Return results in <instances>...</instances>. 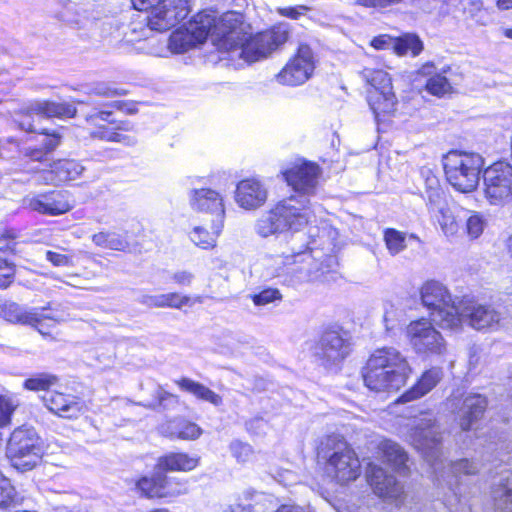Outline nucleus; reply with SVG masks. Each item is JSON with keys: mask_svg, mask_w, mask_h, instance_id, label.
I'll return each mask as SVG.
<instances>
[{"mask_svg": "<svg viewBox=\"0 0 512 512\" xmlns=\"http://www.w3.org/2000/svg\"><path fill=\"white\" fill-rule=\"evenodd\" d=\"M407 438L430 465L439 485L445 484L452 489L458 485L460 475H476L480 470L478 464L469 459L446 464L442 452V433L435 416L430 412L422 413L412 420Z\"/></svg>", "mask_w": 512, "mask_h": 512, "instance_id": "obj_1", "label": "nucleus"}, {"mask_svg": "<svg viewBox=\"0 0 512 512\" xmlns=\"http://www.w3.org/2000/svg\"><path fill=\"white\" fill-rule=\"evenodd\" d=\"M216 37L223 39L234 47L241 49L240 57L247 62H255L268 56L272 51L284 44L289 37V25L280 23L271 30L259 33L254 37L243 32L241 16L235 12H227L217 16Z\"/></svg>", "mask_w": 512, "mask_h": 512, "instance_id": "obj_2", "label": "nucleus"}, {"mask_svg": "<svg viewBox=\"0 0 512 512\" xmlns=\"http://www.w3.org/2000/svg\"><path fill=\"white\" fill-rule=\"evenodd\" d=\"M412 369L404 355L394 347L376 349L363 370L365 385L373 391H397L407 381Z\"/></svg>", "mask_w": 512, "mask_h": 512, "instance_id": "obj_3", "label": "nucleus"}, {"mask_svg": "<svg viewBox=\"0 0 512 512\" xmlns=\"http://www.w3.org/2000/svg\"><path fill=\"white\" fill-rule=\"evenodd\" d=\"M312 216L309 199L303 195H292L263 213L254 229L263 238L287 230L299 231L310 222Z\"/></svg>", "mask_w": 512, "mask_h": 512, "instance_id": "obj_4", "label": "nucleus"}, {"mask_svg": "<svg viewBox=\"0 0 512 512\" xmlns=\"http://www.w3.org/2000/svg\"><path fill=\"white\" fill-rule=\"evenodd\" d=\"M318 455L326 461V470L340 484L354 481L361 473L355 452L338 436H329L319 447Z\"/></svg>", "mask_w": 512, "mask_h": 512, "instance_id": "obj_5", "label": "nucleus"}, {"mask_svg": "<svg viewBox=\"0 0 512 512\" xmlns=\"http://www.w3.org/2000/svg\"><path fill=\"white\" fill-rule=\"evenodd\" d=\"M484 166V159L478 153L450 151L443 158L447 181L458 191L469 193L479 183V175Z\"/></svg>", "mask_w": 512, "mask_h": 512, "instance_id": "obj_6", "label": "nucleus"}, {"mask_svg": "<svg viewBox=\"0 0 512 512\" xmlns=\"http://www.w3.org/2000/svg\"><path fill=\"white\" fill-rule=\"evenodd\" d=\"M6 455L11 465L21 471H30L42 460V441L33 427L21 426L13 430L7 442Z\"/></svg>", "mask_w": 512, "mask_h": 512, "instance_id": "obj_7", "label": "nucleus"}, {"mask_svg": "<svg viewBox=\"0 0 512 512\" xmlns=\"http://www.w3.org/2000/svg\"><path fill=\"white\" fill-rule=\"evenodd\" d=\"M421 300L430 310L432 320L443 329H459L457 316L459 301L456 302L448 289L438 281L426 282L420 291Z\"/></svg>", "mask_w": 512, "mask_h": 512, "instance_id": "obj_8", "label": "nucleus"}, {"mask_svg": "<svg viewBox=\"0 0 512 512\" xmlns=\"http://www.w3.org/2000/svg\"><path fill=\"white\" fill-rule=\"evenodd\" d=\"M135 10L150 12L147 25L163 32L176 26L190 12V0H131Z\"/></svg>", "mask_w": 512, "mask_h": 512, "instance_id": "obj_9", "label": "nucleus"}, {"mask_svg": "<svg viewBox=\"0 0 512 512\" xmlns=\"http://www.w3.org/2000/svg\"><path fill=\"white\" fill-rule=\"evenodd\" d=\"M457 316L459 328L467 324L477 331L484 332L501 329L507 320V313L503 308L465 299L459 301Z\"/></svg>", "mask_w": 512, "mask_h": 512, "instance_id": "obj_10", "label": "nucleus"}, {"mask_svg": "<svg viewBox=\"0 0 512 512\" xmlns=\"http://www.w3.org/2000/svg\"><path fill=\"white\" fill-rule=\"evenodd\" d=\"M483 193L491 205H502L512 199V165L498 161L483 171Z\"/></svg>", "mask_w": 512, "mask_h": 512, "instance_id": "obj_11", "label": "nucleus"}, {"mask_svg": "<svg viewBox=\"0 0 512 512\" xmlns=\"http://www.w3.org/2000/svg\"><path fill=\"white\" fill-rule=\"evenodd\" d=\"M410 346L415 353L425 356L443 355L447 347L442 334L428 319L410 322L406 329Z\"/></svg>", "mask_w": 512, "mask_h": 512, "instance_id": "obj_12", "label": "nucleus"}, {"mask_svg": "<svg viewBox=\"0 0 512 512\" xmlns=\"http://www.w3.org/2000/svg\"><path fill=\"white\" fill-rule=\"evenodd\" d=\"M350 352L347 332L341 328H329L321 335L315 355L325 366L335 365L344 360Z\"/></svg>", "mask_w": 512, "mask_h": 512, "instance_id": "obj_13", "label": "nucleus"}, {"mask_svg": "<svg viewBox=\"0 0 512 512\" xmlns=\"http://www.w3.org/2000/svg\"><path fill=\"white\" fill-rule=\"evenodd\" d=\"M76 114V108L69 103L58 102H36L33 104L29 111L19 114L14 122L19 129L25 132H39L47 134L45 129L35 126V117H73Z\"/></svg>", "mask_w": 512, "mask_h": 512, "instance_id": "obj_14", "label": "nucleus"}, {"mask_svg": "<svg viewBox=\"0 0 512 512\" xmlns=\"http://www.w3.org/2000/svg\"><path fill=\"white\" fill-rule=\"evenodd\" d=\"M314 70L313 52L308 45H300L296 55L277 74L279 83L297 86L305 83Z\"/></svg>", "mask_w": 512, "mask_h": 512, "instance_id": "obj_15", "label": "nucleus"}, {"mask_svg": "<svg viewBox=\"0 0 512 512\" xmlns=\"http://www.w3.org/2000/svg\"><path fill=\"white\" fill-rule=\"evenodd\" d=\"M320 168L315 163L302 162L284 172V177L299 195L309 196L314 194L318 184Z\"/></svg>", "mask_w": 512, "mask_h": 512, "instance_id": "obj_16", "label": "nucleus"}, {"mask_svg": "<svg viewBox=\"0 0 512 512\" xmlns=\"http://www.w3.org/2000/svg\"><path fill=\"white\" fill-rule=\"evenodd\" d=\"M190 206L193 211L211 214L212 220L225 219V205L222 195L210 188L193 189L189 194Z\"/></svg>", "mask_w": 512, "mask_h": 512, "instance_id": "obj_17", "label": "nucleus"}, {"mask_svg": "<svg viewBox=\"0 0 512 512\" xmlns=\"http://www.w3.org/2000/svg\"><path fill=\"white\" fill-rule=\"evenodd\" d=\"M268 197L267 187L257 178L241 180L235 191V201L245 210H255L265 204Z\"/></svg>", "mask_w": 512, "mask_h": 512, "instance_id": "obj_18", "label": "nucleus"}, {"mask_svg": "<svg viewBox=\"0 0 512 512\" xmlns=\"http://www.w3.org/2000/svg\"><path fill=\"white\" fill-rule=\"evenodd\" d=\"M46 407L54 414L64 418H77L84 412V401L73 394L50 391L43 397Z\"/></svg>", "mask_w": 512, "mask_h": 512, "instance_id": "obj_19", "label": "nucleus"}, {"mask_svg": "<svg viewBox=\"0 0 512 512\" xmlns=\"http://www.w3.org/2000/svg\"><path fill=\"white\" fill-rule=\"evenodd\" d=\"M366 476L368 483L379 497L398 499L402 493V486L391 474H388L382 467L369 464Z\"/></svg>", "mask_w": 512, "mask_h": 512, "instance_id": "obj_20", "label": "nucleus"}, {"mask_svg": "<svg viewBox=\"0 0 512 512\" xmlns=\"http://www.w3.org/2000/svg\"><path fill=\"white\" fill-rule=\"evenodd\" d=\"M487 407L486 397L480 394H468L458 411L459 426L463 431H468L473 424L481 419Z\"/></svg>", "mask_w": 512, "mask_h": 512, "instance_id": "obj_21", "label": "nucleus"}, {"mask_svg": "<svg viewBox=\"0 0 512 512\" xmlns=\"http://www.w3.org/2000/svg\"><path fill=\"white\" fill-rule=\"evenodd\" d=\"M451 71L449 66L444 67L440 72L437 71L432 62H428L419 69L418 73L422 76L428 77L425 88L428 93L442 97L447 93L452 92V85L446 74Z\"/></svg>", "mask_w": 512, "mask_h": 512, "instance_id": "obj_22", "label": "nucleus"}, {"mask_svg": "<svg viewBox=\"0 0 512 512\" xmlns=\"http://www.w3.org/2000/svg\"><path fill=\"white\" fill-rule=\"evenodd\" d=\"M139 303L148 308H175L181 309L183 306L192 305L194 303H202V297L196 296L193 300L186 295H180L176 292L157 294V295H142L139 298Z\"/></svg>", "mask_w": 512, "mask_h": 512, "instance_id": "obj_23", "label": "nucleus"}, {"mask_svg": "<svg viewBox=\"0 0 512 512\" xmlns=\"http://www.w3.org/2000/svg\"><path fill=\"white\" fill-rule=\"evenodd\" d=\"M441 378L442 371L440 368L428 369L412 388L400 396L398 402L406 403L426 395L438 384Z\"/></svg>", "mask_w": 512, "mask_h": 512, "instance_id": "obj_24", "label": "nucleus"}, {"mask_svg": "<svg viewBox=\"0 0 512 512\" xmlns=\"http://www.w3.org/2000/svg\"><path fill=\"white\" fill-rule=\"evenodd\" d=\"M61 9L55 13V18L64 25L82 29L89 21L87 10L71 0H60Z\"/></svg>", "mask_w": 512, "mask_h": 512, "instance_id": "obj_25", "label": "nucleus"}, {"mask_svg": "<svg viewBox=\"0 0 512 512\" xmlns=\"http://www.w3.org/2000/svg\"><path fill=\"white\" fill-rule=\"evenodd\" d=\"M368 102L377 121L385 116L392 115L396 110L397 100L392 88L369 91Z\"/></svg>", "mask_w": 512, "mask_h": 512, "instance_id": "obj_26", "label": "nucleus"}, {"mask_svg": "<svg viewBox=\"0 0 512 512\" xmlns=\"http://www.w3.org/2000/svg\"><path fill=\"white\" fill-rule=\"evenodd\" d=\"M198 456H191L183 452H171L158 459L157 469L164 472L182 471L188 472L195 469L199 464Z\"/></svg>", "mask_w": 512, "mask_h": 512, "instance_id": "obj_27", "label": "nucleus"}, {"mask_svg": "<svg viewBox=\"0 0 512 512\" xmlns=\"http://www.w3.org/2000/svg\"><path fill=\"white\" fill-rule=\"evenodd\" d=\"M176 385L183 391L192 394L196 399L208 402L215 407L222 405V396L211 390L204 384L188 377L175 380Z\"/></svg>", "mask_w": 512, "mask_h": 512, "instance_id": "obj_28", "label": "nucleus"}, {"mask_svg": "<svg viewBox=\"0 0 512 512\" xmlns=\"http://www.w3.org/2000/svg\"><path fill=\"white\" fill-rule=\"evenodd\" d=\"M217 14L215 11H202L189 23L190 31L198 43H203L208 36H216Z\"/></svg>", "mask_w": 512, "mask_h": 512, "instance_id": "obj_29", "label": "nucleus"}, {"mask_svg": "<svg viewBox=\"0 0 512 512\" xmlns=\"http://www.w3.org/2000/svg\"><path fill=\"white\" fill-rule=\"evenodd\" d=\"M163 433L182 440H196L202 435L203 430L194 422L177 418L163 426Z\"/></svg>", "mask_w": 512, "mask_h": 512, "instance_id": "obj_30", "label": "nucleus"}, {"mask_svg": "<svg viewBox=\"0 0 512 512\" xmlns=\"http://www.w3.org/2000/svg\"><path fill=\"white\" fill-rule=\"evenodd\" d=\"M92 242L103 249L125 253L131 251V244L128 240L127 232L100 231L92 235Z\"/></svg>", "mask_w": 512, "mask_h": 512, "instance_id": "obj_31", "label": "nucleus"}, {"mask_svg": "<svg viewBox=\"0 0 512 512\" xmlns=\"http://www.w3.org/2000/svg\"><path fill=\"white\" fill-rule=\"evenodd\" d=\"M224 222L221 220H212L211 231L203 226H195L189 234L191 241L202 249L214 248L217 238L221 234Z\"/></svg>", "mask_w": 512, "mask_h": 512, "instance_id": "obj_32", "label": "nucleus"}, {"mask_svg": "<svg viewBox=\"0 0 512 512\" xmlns=\"http://www.w3.org/2000/svg\"><path fill=\"white\" fill-rule=\"evenodd\" d=\"M379 448L382 451L386 461L390 463L399 473H407L408 467L406 463L408 461V456L399 444L391 440H384L380 443Z\"/></svg>", "mask_w": 512, "mask_h": 512, "instance_id": "obj_33", "label": "nucleus"}, {"mask_svg": "<svg viewBox=\"0 0 512 512\" xmlns=\"http://www.w3.org/2000/svg\"><path fill=\"white\" fill-rule=\"evenodd\" d=\"M0 314L6 321L22 325L34 324L37 320L35 309L26 310L14 302L4 303L0 307Z\"/></svg>", "mask_w": 512, "mask_h": 512, "instance_id": "obj_34", "label": "nucleus"}, {"mask_svg": "<svg viewBox=\"0 0 512 512\" xmlns=\"http://www.w3.org/2000/svg\"><path fill=\"white\" fill-rule=\"evenodd\" d=\"M51 173L55 175L54 180L66 182L75 180L84 171V167L76 160H58L49 164Z\"/></svg>", "mask_w": 512, "mask_h": 512, "instance_id": "obj_35", "label": "nucleus"}, {"mask_svg": "<svg viewBox=\"0 0 512 512\" xmlns=\"http://www.w3.org/2000/svg\"><path fill=\"white\" fill-rule=\"evenodd\" d=\"M15 251V243H8L5 247H0V288L6 289L14 281L15 265L8 258V254Z\"/></svg>", "mask_w": 512, "mask_h": 512, "instance_id": "obj_36", "label": "nucleus"}, {"mask_svg": "<svg viewBox=\"0 0 512 512\" xmlns=\"http://www.w3.org/2000/svg\"><path fill=\"white\" fill-rule=\"evenodd\" d=\"M199 44L195 40L194 34L190 31V28H186L185 30L178 29L173 32L169 38L168 47L173 53H184L189 49L195 47Z\"/></svg>", "mask_w": 512, "mask_h": 512, "instance_id": "obj_37", "label": "nucleus"}, {"mask_svg": "<svg viewBox=\"0 0 512 512\" xmlns=\"http://www.w3.org/2000/svg\"><path fill=\"white\" fill-rule=\"evenodd\" d=\"M438 221L442 231L446 235H454L459 228V221L463 220V214L458 211L455 214L448 205L442 211H437L432 214Z\"/></svg>", "mask_w": 512, "mask_h": 512, "instance_id": "obj_38", "label": "nucleus"}, {"mask_svg": "<svg viewBox=\"0 0 512 512\" xmlns=\"http://www.w3.org/2000/svg\"><path fill=\"white\" fill-rule=\"evenodd\" d=\"M164 473L159 470L151 477H143L137 482V488L148 498H161Z\"/></svg>", "mask_w": 512, "mask_h": 512, "instance_id": "obj_39", "label": "nucleus"}, {"mask_svg": "<svg viewBox=\"0 0 512 512\" xmlns=\"http://www.w3.org/2000/svg\"><path fill=\"white\" fill-rule=\"evenodd\" d=\"M393 50L398 55H405L410 51L413 56H417L423 50V43L418 36L406 34L403 37L395 39Z\"/></svg>", "mask_w": 512, "mask_h": 512, "instance_id": "obj_40", "label": "nucleus"}, {"mask_svg": "<svg viewBox=\"0 0 512 512\" xmlns=\"http://www.w3.org/2000/svg\"><path fill=\"white\" fill-rule=\"evenodd\" d=\"M44 199L48 204V215L51 216L64 214L72 208V205L69 203L65 193L61 191L47 192Z\"/></svg>", "mask_w": 512, "mask_h": 512, "instance_id": "obj_41", "label": "nucleus"}, {"mask_svg": "<svg viewBox=\"0 0 512 512\" xmlns=\"http://www.w3.org/2000/svg\"><path fill=\"white\" fill-rule=\"evenodd\" d=\"M465 219L466 232L471 238H478L484 231L486 220L478 212H472L465 209H460Z\"/></svg>", "mask_w": 512, "mask_h": 512, "instance_id": "obj_42", "label": "nucleus"}, {"mask_svg": "<svg viewBox=\"0 0 512 512\" xmlns=\"http://www.w3.org/2000/svg\"><path fill=\"white\" fill-rule=\"evenodd\" d=\"M361 75L363 79L373 87V90H385L392 88L391 78L383 70L365 68Z\"/></svg>", "mask_w": 512, "mask_h": 512, "instance_id": "obj_43", "label": "nucleus"}, {"mask_svg": "<svg viewBox=\"0 0 512 512\" xmlns=\"http://www.w3.org/2000/svg\"><path fill=\"white\" fill-rule=\"evenodd\" d=\"M188 480L180 478H168L164 474L161 498L177 497L188 493Z\"/></svg>", "mask_w": 512, "mask_h": 512, "instance_id": "obj_44", "label": "nucleus"}, {"mask_svg": "<svg viewBox=\"0 0 512 512\" xmlns=\"http://www.w3.org/2000/svg\"><path fill=\"white\" fill-rule=\"evenodd\" d=\"M495 505L502 512H512V480L507 479L501 487L494 492Z\"/></svg>", "mask_w": 512, "mask_h": 512, "instance_id": "obj_45", "label": "nucleus"}, {"mask_svg": "<svg viewBox=\"0 0 512 512\" xmlns=\"http://www.w3.org/2000/svg\"><path fill=\"white\" fill-rule=\"evenodd\" d=\"M57 381L58 378L55 375L42 373L25 380L23 386L25 389L31 391L48 390L50 387L54 386Z\"/></svg>", "mask_w": 512, "mask_h": 512, "instance_id": "obj_46", "label": "nucleus"}, {"mask_svg": "<svg viewBox=\"0 0 512 512\" xmlns=\"http://www.w3.org/2000/svg\"><path fill=\"white\" fill-rule=\"evenodd\" d=\"M387 249L392 255H396L406 248V236L395 229H387L384 234Z\"/></svg>", "mask_w": 512, "mask_h": 512, "instance_id": "obj_47", "label": "nucleus"}, {"mask_svg": "<svg viewBox=\"0 0 512 512\" xmlns=\"http://www.w3.org/2000/svg\"><path fill=\"white\" fill-rule=\"evenodd\" d=\"M17 502V492L11 482L0 477V509H7Z\"/></svg>", "mask_w": 512, "mask_h": 512, "instance_id": "obj_48", "label": "nucleus"}, {"mask_svg": "<svg viewBox=\"0 0 512 512\" xmlns=\"http://www.w3.org/2000/svg\"><path fill=\"white\" fill-rule=\"evenodd\" d=\"M19 401L11 396L0 395V427L11 423V416L18 407Z\"/></svg>", "mask_w": 512, "mask_h": 512, "instance_id": "obj_49", "label": "nucleus"}, {"mask_svg": "<svg viewBox=\"0 0 512 512\" xmlns=\"http://www.w3.org/2000/svg\"><path fill=\"white\" fill-rule=\"evenodd\" d=\"M426 205L428 207V211L433 214L437 211H442L445 206H447L446 195L444 190L440 187L438 189L424 192Z\"/></svg>", "mask_w": 512, "mask_h": 512, "instance_id": "obj_50", "label": "nucleus"}, {"mask_svg": "<svg viewBox=\"0 0 512 512\" xmlns=\"http://www.w3.org/2000/svg\"><path fill=\"white\" fill-rule=\"evenodd\" d=\"M256 495L257 492L252 489L244 490L238 497L237 502L234 505H231L229 510H226L225 512H254V507L251 501L254 500Z\"/></svg>", "mask_w": 512, "mask_h": 512, "instance_id": "obj_51", "label": "nucleus"}, {"mask_svg": "<svg viewBox=\"0 0 512 512\" xmlns=\"http://www.w3.org/2000/svg\"><path fill=\"white\" fill-rule=\"evenodd\" d=\"M154 396L155 401L148 405L153 409L158 407L168 408L170 405H177L179 402L178 396L165 391L161 386L155 389Z\"/></svg>", "mask_w": 512, "mask_h": 512, "instance_id": "obj_52", "label": "nucleus"}, {"mask_svg": "<svg viewBox=\"0 0 512 512\" xmlns=\"http://www.w3.org/2000/svg\"><path fill=\"white\" fill-rule=\"evenodd\" d=\"M35 316L37 318L36 322L28 325L34 327L43 336H50L51 327H54L59 320L43 312L40 313L37 309H35Z\"/></svg>", "mask_w": 512, "mask_h": 512, "instance_id": "obj_53", "label": "nucleus"}, {"mask_svg": "<svg viewBox=\"0 0 512 512\" xmlns=\"http://www.w3.org/2000/svg\"><path fill=\"white\" fill-rule=\"evenodd\" d=\"M230 451L237 461L241 463L250 461L254 454L251 445L238 440L231 442Z\"/></svg>", "mask_w": 512, "mask_h": 512, "instance_id": "obj_54", "label": "nucleus"}, {"mask_svg": "<svg viewBox=\"0 0 512 512\" xmlns=\"http://www.w3.org/2000/svg\"><path fill=\"white\" fill-rule=\"evenodd\" d=\"M45 197L46 193L27 196L23 199V204L32 211L48 215V204L44 199Z\"/></svg>", "mask_w": 512, "mask_h": 512, "instance_id": "obj_55", "label": "nucleus"}, {"mask_svg": "<svg viewBox=\"0 0 512 512\" xmlns=\"http://www.w3.org/2000/svg\"><path fill=\"white\" fill-rule=\"evenodd\" d=\"M91 136L93 138H98L101 140H106L110 142H120V143H126V144H132L133 141L123 134L112 132L107 130L106 128H101L100 130L91 132Z\"/></svg>", "mask_w": 512, "mask_h": 512, "instance_id": "obj_56", "label": "nucleus"}, {"mask_svg": "<svg viewBox=\"0 0 512 512\" xmlns=\"http://www.w3.org/2000/svg\"><path fill=\"white\" fill-rule=\"evenodd\" d=\"M282 298L281 293L277 289H265L258 294L253 296V302L257 306H264L276 301H280Z\"/></svg>", "mask_w": 512, "mask_h": 512, "instance_id": "obj_57", "label": "nucleus"}, {"mask_svg": "<svg viewBox=\"0 0 512 512\" xmlns=\"http://www.w3.org/2000/svg\"><path fill=\"white\" fill-rule=\"evenodd\" d=\"M46 259L57 267H71L74 266L73 257L71 255L62 254L54 251L46 252Z\"/></svg>", "mask_w": 512, "mask_h": 512, "instance_id": "obj_58", "label": "nucleus"}, {"mask_svg": "<svg viewBox=\"0 0 512 512\" xmlns=\"http://www.w3.org/2000/svg\"><path fill=\"white\" fill-rule=\"evenodd\" d=\"M420 176L424 182L425 192L440 188V182L434 172L428 167L420 169Z\"/></svg>", "mask_w": 512, "mask_h": 512, "instance_id": "obj_59", "label": "nucleus"}, {"mask_svg": "<svg viewBox=\"0 0 512 512\" xmlns=\"http://www.w3.org/2000/svg\"><path fill=\"white\" fill-rule=\"evenodd\" d=\"M314 261L313 256L309 251H292L291 255H287L285 257V264H294V263H307L312 264Z\"/></svg>", "mask_w": 512, "mask_h": 512, "instance_id": "obj_60", "label": "nucleus"}, {"mask_svg": "<svg viewBox=\"0 0 512 512\" xmlns=\"http://www.w3.org/2000/svg\"><path fill=\"white\" fill-rule=\"evenodd\" d=\"M383 321L385 323L386 331L388 332L393 331L398 326L399 321L397 318V311L392 305H389V308L385 309Z\"/></svg>", "mask_w": 512, "mask_h": 512, "instance_id": "obj_61", "label": "nucleus"}, {"mask_svg": "<svg viewBox=\"0 0 512 512\" xmlns=\"http://www.w3.org/2000/svg\"><path fill=\"white\" fill-rule=\"evenodd\" d=\"M24 155L32 161L39 162L43 166H46L45 163L48 161V152L43 149H26Z\"/></svg>", "mask_w": 512, "mask_h": 512, "instance_id": "obj_62", "label": "nucleus"}, {"mask_svg": "<svg viewBox=\"0 0 512 512\" xmlns=\"http://www.w3.org/2000/svg\"><path fill=\"white\" fill-rule=\"evenodd\" d=\"M111 114V111L99 110L97 112L87 114L85 118L87 122L93 125H100V121L109 122V117L111 116Z\"/></svg>", "mask_w": 512, "mask_h": 512, "instance_id": "obj_63", "label": "nucleus"}, {"mask_svg": "<svg viewBox=\"0 0 512 512\" xmlns=\"http://www.w3.org/2000/svg\"><path fill=\"white\" fill-rule=\"evenodd\" d=\"M172 279L175 283H177L179 285L189 286L194 279V275L191 272L186 271V270L177 271V272L173 273Z\"/></svg>", "mask_w": 512, "mask_h": 512, "instance_id": "obj_64", "label": "nucleus"}]
</instances>
